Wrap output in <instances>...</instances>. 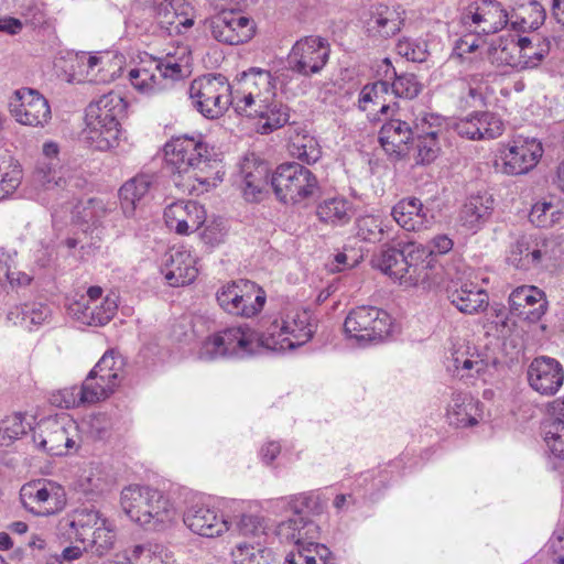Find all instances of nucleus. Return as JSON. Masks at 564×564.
Wrapping results in <instances>:
<instances>
[{"instance_id":"33","label":"nucleus","mask_w":564,"mask_h":564,"mask_svg":"<svg viewBox=\"0 0 564 564\" xmlns=\"http://www.w3.org/2000/svg\"><path fill=\"white\" fill-rule=\"evenodd\" d=\"M245 115L265 120L262 124V133H269L283 127L290 119L286 106L278 101L270 102L269 100L260 102Z\"/></svg>"},{"instance_id":"31","label":"nucleus","mask_w":564,"mask_h":564,"mask_svg":"<svg viewBox=\"0 0 564 564\" xmlns=\"http://www.w3.org/2000/svg\"><path fill=\"white\" fill-rule=\"evenodd\" d=\"M105 518L98 510L82 508L76 509L66 521V533L68 538H74L77 541L86 543L89 540L94 530L101 524Z\"/></svg>"},{"instance_id":"63","label":"nucleus","mask_w":564,"mask_h":564,"mask_svg":"<svg viewBox=\"0 0 564 564\" xmlns=\"http://www.w3.org/2000/svg\"><path fill=\"white\" fill-rule=\"evenodd\" d=\"M129 78L134 88L141 93H151V86H149L148 79L150 78V69L140 67L132 68L129 72Z\"/></svg>"},{"instance_id":"60","label":"nucleus","mask_w":564,"mask_h":564,"mask_svg":"<svg viewBox=\"0 0 564 564\" xmlns=\"http://www.w3.org/2000/svg\"><path fill=\"white\" fill-rule=\"evenodd\" d=\"M481 208L494 209V198L487 192L471 195L465 203V212H480Z\"/></svg>"},{"instance_id":"17","label":"nucleus","mask_w":564,"mask_h":564,"mask_svg":"<svg viewBox=\"0 0 564 564\" xmlns=\"http://www.w3.org/2000/svg\"><path fill=\"white\" fill-rule=\"evenodd\" d=\"M527 377L530 387L541 395L556 394L564 381V369L554 358L540 356L528 367Z\"/></svg>"},{"instance_id":"37","label":"nucleus","mask_w":564,"mask_h":564,"mask_svg":"<svg viewBox=\"0 0 564 564\" xmlns=\"http://www.w3.org/2000/svg\"><path fill=\"white\" fill-rule=\"evenodd\" d=\"M389 90L390 83L386 79L364 86L359 94V108L366 111L368 109L367 105L372 104L379 106V112L386 115L390 108V106L386 104V95H388Z\"/></svg>"},{"instance_id":"20","label":"nucleus","mask_w":564,"mask_h":564,"mask_svg":"<svg viewBox=\"0 0 564 564\" xmlns=\"http://www.w3.org/2000/svg\"><path fill=\"white\" fill-rule=\"evenodd\" d=\"M509 306L513 315L535 323L545 314L547 302L544 292L536 286L522 285L509 295Z\"/></svg>"},{"instance_id":"8","label":"nucleus","mask_w":564,"mask_h":564,"mask_svg":"<svg viewBox=\"0 0 564 564\" xmlns=\"http://www.w3.org/2000/svg\"><path fill=\"white\" fill-rule=\"evenodd\" d=\"M194 109L206 119H218L229 109L236 108L234 86L223 74H205L195 78L188 88Z\"/></svg>"},{"instance_id":"64","label":"nucleus","mask_w":564,"mask_h":564,"mask_svg":"<svg viewBox=\"0 0 564 564\" xmlns=\"http://www.w3.org/2000/svg\"><path fill=\"white\" fill-rule=\"evenodd\" d=\"M453 362L456 369L475 370L477 373L484 370L485 362L481 359L473 360L465 358L464 352L455 351L453 354Z\"/></svg>"},{"instance_id":"18","label":"nucleus","mask_w":564,"mask_h":564,"mask_svg":"<svg viewBox=\"0 0 564 564\" xmlns=\"http://www.w3.org/2000/svg\"><path fill=\"white\" fill-rule=\"evenodd\" d=\"M543 154V148L536 139L519 137L503 152L502 171L508 175H521L532 170Z\"/></svg>"},{"instance_id":"48","label":"nucleus","mask_w":564,"mask_h":564,"mask_svg":"<svg viewBox=\"0 0 564 564\" xmlns=\"http://www.w3.org/2000/svg\"><path fill=\"white\" fill-rule=\"evenodd\" d=\"M437 132L429 131L424 135H419L416 141L417 156L416 162L429 164L434 161L438 153L436 141Z\"/></svg>"},{"instance_id":"27","label":"nucleus","mask_w":564,"mask_h":564,"mask_svg":"<svg viewBox=\"0 0 564 564\" xmlns=\"http://www.w3.org/2000/svg\"><path fill=\"white\" fill-rule=\"evenodd\" d=\"M117 308L116 299L110 296H106L99 305L76 302L70 306L76 319L89 326L106 325L115 316Z\"/></svg>"},{"instance_id":"3","label":"nucleus","mask_w":564,"mask_h":564,"mask_svg":"<svg viewBox=\"0 0 564 564\" xmlns=\"http://www.w3.org/2000/svg\"><path fill=\"white\" fill-rule=\"evenodd\" d=\"M120 508L132 522L148 531H164L173 525L176 518L170 499L148 486L124 487L120 494Z\"/></svg>"},{"instance_id":"42","label":"nucleus","mask_w":564,"mask_h":564,"mask_svg":"<svg viewBox=\"0 0 564 564\" xmlns=\"http://www.w3.org/2000/svg\"><path fill=\"white\" fill-rule=\"evenodd\" d=\"M115 540L116 534L113 529L108 520L105 519L101 521V524L94 530L86 543L90 545L94 553L98 556H102L113 547Z\"/></svg>"},{"instance_id":"16","label":"nucleus","mask_w":564,"mask_h":564,"mask_svg":"<svg viewBox=\"0 0 564 564\" xmlns=\"http://www.w3.org/2000/svg\"><path fill=\"white\" fill-rule=\"evenodd\" d=\"M59 488L43 479L34 480L22 486L20 500L22 506L36 516H51L62 506Z\"/></svg>"},{"instance_id":"59","label":"nucleus","mask_w":564,"mask_h":564,"mask_svg":"<svg viewBox=\"0 0 564 564\" xmlns=\"http://www.w3.org/2000/svg\"><path fill=\"white\" fill-rule=\"evenodd\" d=\"M550 424L549 433L564 430V398L552 403L550 416L544 421Z\"/></svg>"},{"instance_id":"4","label":"nucleus","mask_w":564,"mask_h":564,"mask_svg":"<svg viewBox=\"0 0 564 564\" xmlns=\"http://www.w3.org/2000/svg\"><path fill=\"white\" fill-rule=\"evenodd\" d=\"M429 254L425 246L414 242L384 245L372 256L371 264L400 285L412 288L430 280Z\"/></svg>"},{"instance_id":"55","label":"nucleus","mask_w":564,"mask_h":564,"mask_svg":"<svg viewBox=\"0 0 564 564\" xmlns=\"http://www.w3.org/2000/svg\"><path fill=\"white\" fill-rule=\"evenodd\" d=\"M454 128L463 138L469 140H481V133L479 132V127H477L475 112L457 120Z\"/></svg>"},{"instance_id":"43","label":"nucleus","mask_w":564,"mask_h":564,"mask_svg":"<svg viewBox=\"0 0 564 564\" xmlns=\"http://www.w3.org/2000/svg\"><path fill=\"white\" fill-rule=\"evenodd\" d=\"M121 361L115 359L111 354L106 352L89 373L99 378L100 381L113 383L117 387L120 382Z\"/></svg>"},{"instance_id":"25","label":"nucleus","mask_w":564,"mask_h":564,"mask_svg":"<svg viewBox=\"0 0 564 564\" xmlns=\"http://www.w3.org/2000/svg\"><path fill=\"white\" fill-rule=\"evenodd\" d=\"M413 139L410 124L399 119H391L383 123L379 131V142L389 154L401 156L408 150V143Z\"/></svg>"},{"instance_id":"32","label":"nucleus","mask_w":564,"mask_h":564,"mask_svg":"<svg viewBox=\"0 0 564 564\" xmlns=\"http://www.w3.org/2000/svg\"><path fill=\"white\" fill-rule=\"evenodd\" d=\"M289 153L307 164L317 162L322 155L317 140L301 128L290 129Z\"/></svg>"},{"instance_id":"36","label":"nucleus","mask_w":564,"mask_h":564,"mask_svg":"<svg viewBox=\"0 0 564 564\" xmlns=\"http://www.w3.org/2000/svg\"><path fill=\"white\" fill-rule=\"evenodd\" d=\"M128 561L131 564H174L173 554L161 544H138L132 547Z\"/></svg>"},{"instance_id":"44","label":"nucleus","mask_w":564,"mask_h":564,"mask_svg":"<svg viewBox=\"0 0 564 564\" xmlns=\"http://www.w3.org/2000/svg\"><path fill=\"white\" fill-rule=\"evenodd\" d=\"M357 235L365 241H381L384 234L382 221L375 214H364L357 221Z\"/></svg>"},{"instance_id":"54","label":"nucleus","mask_w":564,"mask_h":564,"mask_svg":"<svg viewBox=\"0 0 564 564\" xmlns=\"http://www.w3.org/2000/svg\"><path fill=\"white\" fill-rule=\"evenodd\" d=\"M393 220L406 231H420L426 228V214H390Z\"/></svg>"},{"instance_id":"24","label":"nucleus","mask_w":564,"mask_h":564,"mask_svg":"<svg viewBox=\"0 0 564 564\" xmlns=\"http://www.w3.org/2000/svg\"><path fill=\"white\" fill-rule=\"evenodd\" d=\"M447 293L451 303L465 314H477L488 306V294L471 282L458 284L453 281Z\"/></svg>"},{"instance_id":"19","label":"nucleus","mask_w":564,"mask_h":564,"mask_svg":"<svg viewBox=\"0 0 564 564\" xmlns=\"http://www.w3.org/2000/svg\"><path fill=\"white\" fill-rule=\"evenodd\" d=\"M405 11L400 7L377 3L370 7L366 30L369 36L389 39L397 35L403 28Z\"/></svg>"},{"instance_id":"58","label":"nucleus","mask_w":564,"mask_h":564,"mask_svg":"<svg viewBox=\"0 0 564 564\" xmlns=\"http://www.w3.org/2000/svg\"><path fill=\"white\" fill-rule=\"evenodd\" d=\"M89 434L95 440H104L110 429V422L105 414H96L88 422Z\"/></svg>"},{"instance_id":"6","label":"nucleus","mask_w":564,"mask_h":564,"mask_svg":"<svg viewBox=\"0 0 564 564\" xmlns=\"http://www.w3.org/2000/svg\"><path fill=\"white\" fill-rule=\"evenodd\" d=\"M270 184L276 199L285 206L307 207L319 191L311 170L295 162L280 164L272 173Z\"/></svg>"},{"instance_id":"38","label":"nucleus","mask_w":564,"mask_h":564,"mask_svg":"<svg viewBox=\"0 0 564 564\" xmlns=\"http://www.w3.org/2000/svg\"><path fill=\"white\" fill-rule=\"evenodd\" d=\"M231 556L235 564H270L272 551L260 541L257 545L240 543L232 550Z\"/></svg>"},{"instance_id":"13","label":"nucleus","mask_w":564,"mask_h":564,"mask_svg":"<svg viewBox=\"0 0 564 564\" xmlns=\"http://www.w3.org/2000/svg\"><path fill=\"white\" fill-rule=\"evenodd\" d=\"M237 88L234 89L236 111L245 115L273 95L272 75L269 70L252 67L237 77Z\"/></svg>"},{"instance_id":"5","label":"nucleus","mask_w":564,"mask_h":564,"mask_svg":"<svg viewBox=\"0 0 564 564\" xmlns=\"http://www.w3.org/2000/svg\"><path fill=\"white\" fill-rule=\"evenodd\" d=\"M126 108L124 99L113 91L89 104L85 117L86 128L83 131L85 142L98 151L115 148L121 133L120 120Z\"/></svg>"},{"instance_id":"39","label":"nucleus","mask_w":564,"mask_h":564,"mask_svg":"<svg viewBox=\"0 0 564 564\" xmlns=\"http://www.w3.org/2000/svg\"><path fill=\"white\" fill-rule=\"evenodd\" d=\"M113 383L100 381L97 377L87 376L80 388H74L77 391L76 395L79 397V402L96 403L100 400L107 399L115 390Z\"/></svg>"},{"instance_id":"26","label":"nucleus","mask_w":564,"mask_h":564,"mask_svg":"<svg viewBox=\"0 0 564 564\" xmlns=\"http://www.w3.org/2000/svg\"><path fill=\"white\" fill-rule=\"evenodd\" d=\"M153 180V175L141 173L127 181L119 189L121 208L124 212L144 208Z\"/></svg>"},{"instance_id":"14","label":"nucleus","mask_w":564,"mask_h":564,"mask_svg":"<svg viewBox=\"0 0 564 564\" xmlns=\"http://www.w3.org/2000/svg\"><path fill=\"white\" fill-rule=\"evenodd\" d=\"M8 108L17 122L43 128L52 118L47 99L36 89L22 87L12 93Z\"/></svg>"},{"instance_id":"56","label":"nucleus","mask_w":564,"mask_h":564,"mask_svg":"<svg viewBox=\"0 0 564 564\" xmlns=\"http://www.w3.org/2000/svg\"><path fill=\"white\" fill-rule=\"evenodd\" d=\"M226 232L223 217H214L213 221L205 227L203 238L210 245H218L224 241Z\"/></svg>"},{"instance_id":"47","label":"nucleus","mask_w":564,"mask_h":564,"mask_svg":"<svg viewBox=\"0 0 564 564\" xmlns=\"http://www.w3.org/2000/svg\"><path fill=\"white\" fill-rule=\"evenodd\" d=\"M477 127L482 139H495L502 134L505 126L500 117L490 111H475Z\"/></svg>"},{"instance_id":"35","label":"nucleus","mask_w":564,"mask_h":564,"mask_svg":"<svg viewBox=\"0 0 564 564\" xmlns=\"http://www.w3.org/2000/svg\"><path fill=\"white\" fill-rule=\"evenodd\" d=\"M284 564H335V557L324 544L308 540L299 551H291Z\"/></svg>"},{"instance_id":"46","label":"nucleus","mask_w":564,"mask_h":564,"mask_svg":"<svg viewBox=\"0 0 564 564\" xmlns=\"http://www.w3.org/2000/svg\"><path fill=\"white\" fill-rule=\"evenodd\" d=\"M397 53L408 61L422 63L429 56L427 43L423 40L403 37L395 45Z\"/></svg>"},{"instance_id":"62","label":"nucleus","mask_w":564,"mask_h":564,"mask_svg":"<svg viewBox=\"0 0 564 564\" xmlns=\"http://www.w3.org/2000/svg\"><path fill=\"white\" fill-rule=\"evenodd\" d=\"M425 248L430 251L427 259H429V262H431V269H432L434 265L433 264L434 254H445L448 251H451L453 248V241L447 236L440 235L432 239L430 247H425Z\"/></svg>"},{"instance_id":"41","label":"nucleus","mask_w":564,"mask_h":564,"mask_svg":"<svg viewBox=\"0 0 564 564\" xmlns=\"http://www.w3.org/2000/svg\"><path fill=\"white\" fill-rule=\"evenodd\" d=\"M28 427H30V424L24 422L23 414L14 413L7 416L0 422V445L10 446L26 433Z\"/></svg>"},{"instance_id":"7","label":"nucleus","mask_w":564,"mask_h":564,"mask_svg":"<svg viewBox=\"0 0 564 564\" xmlns=\"http://www.w3.org/2000/svg\"><path fill=\"white\" fill-rule=\"evenodd\" d=\"M507 261L518 270H553L564 262V241L557 238L521 237Z\"/></svg>"},{"instance_id":"9","label":"nucleus","mask_w":564,"mask_h":564,"mask_svg":"<svg viewBox=\"0 0 564 564\" xmlns=\"http://www.w3.org/2000/svg\"><path fill=\"white\" fill-rule=\"evenodd\" d=\"M77 425L68 415L41 420L33 430V443L43 452L61 456L77 449Z\"/></svg>"},{"instance_id":"28","label":"nucleus","mask_w":564,"mask_h":564,"mask_svg":"<svg viewBox=\"0 0 564 564\" xmlns=\"http://www.w3.org/2000/svg\"><path fill=\"white\" fill-rule=\"evenodd\" d=\"M276 530L281 538L294 542L295 551L302 549L308 540H315L318 536V527L312 520L304 518L299 510H295L292 518L281 522Z\"/></svg>"},{"instance_id":"29","label":"nucleus","mask_w":564,"mask_h":564,"mask_svg":"<svg viewBox=\"0 0 564 564\" xmlns=\"http://www.w3.org/2000/svg\"><path fill=\"white\" fill-rule=\"evenodd\" d=\"M478 402L467 393H454L448 404L447 419L455 427L474 426L478 423Z\"/></svg>"},{"instance_id":"1","label":"nucleus","mask_w":564,"mask_h":564,"mask_svg":"<svg viewBox=\"0 0 564 564\" xmlns=\"http://www.w3.org/2000/svg\"><path fill=\"white\" fill-rule=\"evenodd\" d=\"M315 333L307 312H296L281 324L274 322L261 338L247 325L229 327L208 336L198 350V358L212 361L218 358L249 356L256 340L271 349L294 348L308 341Z\"/></svg>"},{"instance_id":"10","label":"nucleus","mask_w":564,"mask_h":564,"mask_svg":"<svg viewBox=\"0 0 564 564\" xmlns=\"http://www.w3.org/2000/svg\"><path fill=\"white\" fill-rule=\"evenodd\" d=\"M390 315L376 306L362 305L349 312L344 322L345 333L359 343L380 341L390 335Z\"/></svg>"},{"instance_id":"61","label":"nucleus","mask_w":564,"mask_h":564,"mask_svg":"<svg viewBox=\"0 0 564 564\" xmlns=\"http://www.w3.org/2000/svg\"><path fill=\"white\" fill-rule=\"evenodd\" d=\"M532 20L528 22L524 18L519 22L518 29L524 30L527 26L530 29H538L545 20V10L540 2L533 0L529 3Z\"/></svg>"},{"instance_id":"22","label":"nucleus","mask_w":564,"mask_h":564,"mask_svg":"<svg viewBox=\"0 0 564 564\" xmlns=\"http://www.w3.org/2000/svg\"><path fill=\"white\" fill-rule=\"evenodd\" d=\"M162 272L169 284L175 288L192 283L198 273L191 253L175 248L165 253Z\"/></svg>"},{"instance_id":"15","label":"nucleus","mask_w":564,"mask_h":564,"mask_svg":"<svg viewBox=\"0 0 564 564\" xmlns=\"http://www.w3.org/2000/svg\"><path fill=\"white\" fill-rule=\"evenodd\" d=\"M207 25L215 40L229 45L245 43L254 33L253 21L234 10L216 14L207 21Z\"/></svg>"},{"instance_id":"12","label":"nucleus","mask_w":564,"mask_h":564,"mask_svg":"<svg viewBox=\"0 0 564 564\" xmlns=\"http://www.w3.org/2000/svg\"><path fill=\"white\" fill-rule=\"evenodd\" d=\"M257 289V284L249 280L235 281L217 292V302L231 315L251 317L258 314L265 303L264 293Z\"/></svg>"},{"instance_id":"49","label":"nucleus","mask_w":564,"mask_h":564,"mask_svg":"<svg viewBox=\"0 0 564 564\" xmlns=\"http://www.w3.org/2000/svg\"><path fill=\"white\" fill-rule=\"evenodd\" d=\"M184 57H175L174 55L167 54L163 59L156 62L155 70L160 73V76L165 80H177L184 77Z\"/></svg>"},{"instance_id":"50","label":"nucleus","mask_w":564,"mask_h":564,"mask_svg":"<svg viewBox=\"0 0 564 564\" xmlns=\"http://www.w3.org/2000/svg\"><path fill=\"white\" fill-rule=\"evenodd\" d=\"M551 48V42L546 37H542L535 43V45L531 46V48L527 50L525 53L520 55V63L522 64V68H534L541 64V62L549 55Z\"/></svg>"},{"instance_id":"23","label":"nucleus","mask_w":564,"mask_h":564,"mask_svg":"<svg viewBox=\"0 0 564 564\" xmlns=\"http://www.w3.org/2000/svg\"><path fill=\"white\" fill-rule=\"evenodd\" d=\"M184 523L194 533L206 538L219 536L229 530L227 520L206 507L189 508L184 514Z\"/></svg>"},{"instance_id":"45","label":"nucleus","mask_w":564,"mask_h":564,"mask_svg":"<svg viewBox=\"0 0 564 564\" xmlns=\"http://www.w3.org/2000/svg\"><path fill=\"white\" fill-rule=\"evenodd\" d=\"M23 178L22 167L18 162L0 166V200L13 194Z\"/></svg>"},{"instance_id":"51","label":"nucleus","mask_w":564,"mask_h":564,"mask_svg":"<svg viewBox=\"0 0 564 564\" xmlns=\"http://www.w3.org/2000/svg\"><path fill=\"white\" fill-rule=\"evenodd\" d=\"M20 314L23 323L40 326L48 321L51 310L43 303H29L21 306Z\"/></svg>"},{"instance_id":"52","label":"nucleus","mask_w":564,"mask_h":564,"mask_svg":"<svg viewBox=\"0 0 564 564\" xmlns=\"http://www.w3.org/2000/svg\"><path fill=\"white\" fill-rule=\"evenodd\" d=\"M237 528L245 536L260 539L267 534V525L263 519L254 514H242L237 523Z\"/></svg>"},{"instance_id":"40","label":"nucleus","mask_w":564,"mask_h":564,"mask_svg":"<svg viewBox=\"0 0 564 564\" xmlns=\"http://www.w3.org/2000/svg\"><path fill=\"white\" fill-rule=\"evenodd\" d=\"M33 183L44 189L62 186L64 180L57 170V162L40 160L33 172Z\"/></svg>"},{"instance_id":"21","label":"nucleus","mask_w":564,"mask_h":564,"mask_svg":"<svg viewBox=\"0 0 564 564\" xmlns=\"http://www.w3.org/2000/svg\"><path fill=\"white\" fill-rule=\"evenodd\" d=\"M269 166L256 158H246L240 166L241 191L245 200L262 202L269 194Z\"/></svg>"},{"instance_id":"30","label":"nucleus","mask_w":564,"mask_h":564,"mask_svg":"<svg viewBox=\"0 0 564 564\" xmlns=\"http://www.w3.org/2000/svg\"><path fill=\"white\" fill-rule=\"evenodd\" d=\"M382 68H384L383 76L386 80L390 83L392 79L390 89L395 97L413 99L421 93L423 86L416 75L412 73H402L399 75L389 58L382 59L380 69Z\"/></svg>"},{"instance_id":"2","label":"nucleus","mask_w":564,"mask_h":564,"mask_svg":"<svg viewBox=\"0 0 564 564\" xmlns=\"http://www.w3.org/2000/svg\"><path fill=\"white\" fill-rule=\"evenodd\" d=\"M165 160L174 174L187 182L216 187L225 174L220 160L200 133L173 137L164 145Z\"/></svg>"},{"instance_id":"11","label":"nucleus","mask_w":564,"mask_h":564,"mask_svg":"<svg viewBox=\"0 0 564 564\" xmlns=\"http://www.w3.org/2000/svg\"><path fill=\"white\" fill-rule=\"evenodd\" d=\"M329 56L330 44L325 37L304 36L293 44L286 59L288 68L304 78H311L325 68Z\"/></svg>"},{"instance_id":"53","label":"nucleus","mask_w":564,"mask_h":564,"mask_svg":"<svg viewBox=\"0 0 564 564\" xmlns=\"http://www.w3.org/2000/svg\"><path fill=\"white\" fill-rule=\"evenodd\" d=\"M550 424L543 423L544 442L550 453L560 459H564V430L549 433Z\"/></svg>"},{"instance_id":"57","label":"nucleus","mask_w":564,"mask_h":564,"mask_svg":"<svg viewBox=\"0 0 564 564\" xmlns=\"http://www.w3.org/2000/svg\"><path fill=\"white\" fill-rule=\"evenodd\" d=\"M485 214H459L458 230L463 234H475L486 221Z\"/></svg>"},{"instance_id":"34","label":"nucleus","mask_w":564,"mask_h":564,"mask_svg":"<svg viewBox=\"0 0 564 564\" xmlns=\"http://www.w3.org/2000/svg\"><path fill=\"white\" fill-rule=\"evenodd\" d=\"M480 10L484 11V26L481 32L486 34H494L501 31L509 23L513 30H518L519 22L513 21V14H509L501 3L496 0H484L480 4Z\"/></svg>"}]
</instances>
